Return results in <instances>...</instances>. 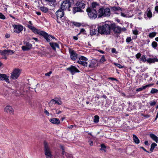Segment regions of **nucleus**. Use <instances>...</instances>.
Here are the masks:
<instances>
[{
	"mask_svg": "<svg viewBox=\"0 0 158 158\" xmlns=\"http://www.w3.org/2000/svg\"><path fill=\"white\" fill-rule=\"evenodd\" d=\"M109 79L111 80L112 81L116 80V78H114V77H109Z\"/></svg>",
	"mask_w": 158,
	"mask_h": 158,
	"instance_id": "obj_56",
	"label": "nucleus"
},
{
	"mask_svg": "<svg viewBox=\"0 0 158 158\" xmlns=\"http://www.w3.org/2000/svg\"><path fill=\"white\" fill-rule=\"evenodd\" d=\"M96 60H92L90 62L89 66V68H93L95 67L96 66Z\"/></svg>",
	"mask_w": 158,
	"mask_h": 158,
	"instance_id": "obj_22",
	"label": "nucleus"
},
{
	"mask_svg": "<svg viewBox=\"0 0 158 158\" xmlns=\"http://www.w3.org/2000/svg\"><path fill=\"white\" fill-rule=\"evenodd\" d=\"M101 150H103L105 152H106V147L104 144L101 145Z\"/></svg>",
	"mask_w": 158,
	"mask_h": 158,
	"instance_id": "obj_35",
	"label": "nucleus"
},
{
	"mask_svg": "<svg viewBox=\"0 0 158 158\" xmlns=\"http://www.w3.org/2000/svg\"><path fill=\"white\" fill-rule=\"evenodd\" d=\"M111 29L116 33H120L121 31V29L119 26L116 25L115 24H111Z\"/></svg>",
	"mask_w": 158,
	"mask_h": 158,
	"instance_id": "obj_11",
	"label": "nucleus"
},
{
	"mask_svg": "<svg viewBox=\"0 0 158 158\" xmlns=\"http://www.w3.org/2000/svg\"><path fill=\"white\" fill-rule=\"evenodd\" d=\"M98 18L109 17L110 15V10L109 8L102 7L100 8L98 11Z\"/></svg>",
	"mask_w": 158,
	"mask_h": 158,
	"instance_id": "obj_4",
	"label": "nucleus"
},
{
	"mask_svg": "<svg viewBox=\"0 0 158 158\" xmlns=\"http://www.w3.org/2000/svg\"><path fill=\"white\" fill-rule=\"evenodd\" d=\"M52 104H57L60 105L62 104V102L61 101V99L58 98H55L54 99H51V101Z\"/></svg>",
	"mask_w": 158,
	"mask_h": 158,
	"instance_id": "obj_15",
	"label": "nucleus"
},
{
	"mask_svg": "<svg viewBox=\"0 0 158 158\" xmlns=\"http://www.w3.org/2000/svg\"><path fill=\"white\" fill-rule=\"evenodd\" d=\"M77 63L83 66L84 67L87 66V63L86 62L82 61L80 60L77 61Z\"/></svg>",
	"mask_w": 158,
	"mask_h": 158,
	"instance_id": "obj_27",
	"label": "nucleus"
},
{
	"mask_svg": "<svg viewBox=\"0 0 158 158\" xmlns=\"http://www.w3.org/2000/svg\"><path fill=\"white\" fill-rule=\"evenodd\" d=\"M67 69L69 71L72 75H74L76 73H79V70L77 69L75 66L72 65L70 67Z\"/></svg>",
	"mask_w": 158,
	"mask_h": 158,
	"instance_id": "obj_13",
	"label": "nucleus"
},
{
	"mask_svg": "<svg viewBox=\"0 0 158 158\" xmlns=\"http://www.w3.org/2000/svg\"><path fill=\"white\" fill-rule=\"evenodd\" d=\"M46 1L50 2V4L52 6V5L55 6L56 4V0H45Z\"/></svg>",
	"mask_w": 158,
	"mask_h": 158,
	"instance_id": "obj_26",
	"label": "nucleus"
},
{
	"mask_svg": "<svg viewBox=\"0 0 158 158\" xmlns=\"http://www.w3.org/2000/svg\"><path fill=\"white\" fill-rule=\"evenodd\" d=\"M73 126H74L73 125H70L69 126L68 128L69 129H72Z\"/></svg>",
	"mask_w": 158,
	"mask_h": 158,
	"instance_id": "obj_61",
	"label": "nucleus"
},
{
	"mask_svg": "<svg viewBox=\"0 0 158 158\" xmlns=\"http://www.w3.org/2000/svg\"><path fill=\"white\" fill-rule=\"evenodd\" d=\"M98 6V4H97L96 2H93L92 3V7H90V8H94V9H96V7L97 6Z\"/></svg>",
	"mask_w": 158,
	"mask_h": 158,
	"instance_id": "obj_41",
	"label": "nucleus"
},
{
	"mask_svg": "<svg viewBox=\"0 0 158 158\" xmlns=\"http://www.w3.org/2000/svg\"><path fill=\"white\" fill-rule=\"evenodd\" d=\"M121 14V15L122 16L124 17H127V15L126 14H125V13H123L122 12V11H119Z\"/></svg>",
	"mask_w": 158,
	"mask_h": 158,
	"instance_id": "obj_48",
	"label": "nucleus"
},
{
	"mask_svg": "<svg viewBox=\"0 0 158 158\" xmlns=\"http://www.w3.org/2000/svg\"><path fill=\"white\" fill-rule=\"evenodd\" d=\"M146 15L147 16L149 19L151 18L152 17V13L149 9H147V12L146 13Z\"/></svg>",
	"mask_w": 158,
	"mask_h": 158,
	"instance_id": "obj_25",
	"label": "nucleus"
},
{
	"mask_svg": "<svg viewBox=\"0 0 158 158\" xmlns=\"http://www.w3.org/2000/svg\"><path fill=\"white\" fill-rule=\"evenodd\" d=\"M27 27L35 33L37 34L43 36L47 42H50L51 38L54 39L56 40V38L54 36L51 35H48L47 33L44 31L38 30L33 26L27 25Z\"/></svg>",
	"mask_w": 158,
	"mask_h": 158,
	"instance_id": "obj_2",
	"label": "nucleus"
},
{
	"mask_svg": "<svg viewBox=\"0 0 158 158\" xmlns=\"http://www.w3.org/2000/svg\"><path fill=\"white\" fill-rule=\"evenodd\" d=\"M150 137L156 143L158 142V137L153 134H150Z\"/></svg>",
	"mask_w": 158,
	"mask_h": 158,
	"instance_id": "obj_23",
	"label": "nucleus"
},
{
	"mask_svg": "<svg viewBox=\"0 0 158 158\" xmlns=\"http://www.w3.org/2000/svg\"><path fill=\"white\" fill-rule=\"evenodd\" d=\"M111 52L112 53H116V50L115 48H113L111 49Z\"/></svg>",
	"mask_w": 158,
	"mask_h": 158,
	"instance_id": "obj_53",
	"label": "nucleus"
},
{
	"mask_svg": "<svg viewBox=\"0 0 158 158\" xmlns=\"http://www.w3.org/2000/svg\"><path fill=\"white\" fill-rule=\"evenodd\" d=\"M99 117L98 115H95L94 117V122L96 123H97L99 122Z\"/></svg>",
	"mask_w": 158,
	"mask_h": 158,
	"instance_id": "obj_34",
	"label": "nucleus"
},
{
	"mask_svg": "<svg viewBox=\"0 0 158 158\" xmlns=\"http://www.w3.org/2000/svg\"><path fill=\"white\" fill-rule=\"evenodd\" d=\"M22 50L24 51H28L30 49L29 48H28L26 46H22Z\"/></svg>",
	"mask_w": 158,
	"mask_h": 158,
	"instance_id": "obj_39",
	"label": "nucleus"
},
{
	"mask_svg": "<svg viewBox=\"0 0 158 158\" xmlns=\"http://www.w3.org/2000/svg\"><path fill=\"white\" fill-rule=\"evenodd\" d=\"M73 24L77 27H79L81 26V24L79 23H73Z\"/></svg>",
	"mask_w": 158,
	"mask_h": 158,
	"instance_id": "obj_49",
	"label": "nucleus"
},
{
	"mask_svg": "<svg viewBox=\"0 0 158 158\" xmlns=\"http://www.w3.org/2000/svg\"><path fill=\"white\" fill-rule=\"evenodd\" d=\"M152 85V84H150L144 86H143L141 87H140L139 88L137 89L136 90V91L137 92L141 91L143 90V89H145L147 87L151 86Z\"/></svg>",
	"mask_w": 158,
	"mask_h": 158,
	"instance_id": "obj_21",
	"label": "nucleus"
},
{
	"mask_svg": "<svg viewBox=\"0 0 158 158\" xmlns=\"http://www.w3.org/2000/svg\"><path fill=\"white\" fill-rule=\"evenodd\" d=\"M102 97L105 99H106L107 98L105 94L103 95Z\"/></svg>",
	"mask_w": 158,
	"mask_h": 158,
	"instance_id": "obj_62",
	"label": "nucleus"
},
{
	"mask_svg": "<svg viewBox=\"0 0 158 158\" xmlns=\"http://www.w3.org/2000/svg\"><path fill=\"white\" fill-rule=\"evenodd\" d=\"M61 113V112L60 111H57V110H56V113L57 114H60Z\"/></svg>",
	"mask_w": 158,
	"mask_h": 158,
	"instance_id": "obj_59",
	"label": "nucleus"
},
{
	"mask_svg": "<svg viewBox=\"0 0 158 158\" xmlns=\"http://www.w3.org/2000/svg\"><path fill=\"white\" fill-rule=\"evenodd\" d=\"M14 31L17 33H19L23 30V27L19 25L14 24L13 25Z\"/></svg>",
	"mask_w": 158,
	"mask_h": 158,
	"instance_id": "obj_10",
	"label": "nucleus"
},
{
	"mask_svg": "<svg viewBox=\"0 0 158 158\" xmlns=\"http://www.w3.org/2000/svg\"><path fill=\"white\" fill-rule=\"evenodd\" d=\"M8 94V92L7 91H6L5 93H3L2 94L5 97Z\"/></svg>",
	"mask_w": 158,
	"mask_h": 158,
	"instance_id": "obj_54",
	"label": "nucleus"
},
{
	"mask_svg": "<svg viewBox=\"0 0 158 158\" xmlns=\"http://www.w3.org/2000/svg\"><path fill=\"white\" fill-rule=\"evenodd\" d=\"M44 113L46 114L47 116H48L49 115V113L48 112V111L45 109L44 110Z\"/></svg>",
	"mask_w": 158,
	"mask_h": 158,
	"instance_id": "obj_52",
	"label": "nucleus"
},
{
	"mask_svg": "<svg viewBox=\"0 0 158 158\" xmlns=\"http://www.w3.org/2000/svg\"><path fill=\"white\" fill-rule=\"evenodd\" d=\"M86 11L89 18L91 19H95L98 16V13L96 9L94 8H88Z\"/></svg>",
	"mask_w": 158,
	"mask_h": 158,
	"instance_id": "obj_6",
	"label": "nucleus"
},
{
	"mask_svg": "<svg viewBox=\"0 0 158 158\" xmlns=\"http://www.w3.org/2000/svg\"><path fill=\"white\" fill-rule=\"evenodd\" d=\"M157 146V144L155 143H152L151 145V148L150 149V151H151V152H152L155 148Z\"/></svg>",
	"mask_w": 158,
	"mask_h": 158,
	"instance_id": "obj_28",
	"label": "nucleus"
},
{
	"mask_svg": "<svg viewBox=\"0 0 158 158\" xmlns=\"http://www.w3.org/2000/svg\"><path fill=\"white\" fill-rule=\"evenodd\" d=\"M76 5L77 7H74L73 9V14H75L77 12H82V9L85 7V4L83 1H78L76 3Z\"/></svg>",
	"mask_w": 158,
	"mask_h": 158,
	"instance_id": "obj_5",
	"label": "nucleus"
},
{
	"mask_svg": "<svg viewBox=\"0 0 158 158\" xmlns=\"http://www.w3.org/2000/svg\"><path fill=\"white\" fill-rule=\"evenodd\" d=\"M52 73V71H50L49 72L46 73L45 75L46 76L49 77L50 76L51 74Z\"/></svg>",
	"mask_w": 158,
	"mask_h": 158,
	"instance_id": "obj_51",
	"label": "nucleus"
},
{
	"mask_svg": "<svg viewBox=\"0 0 158 158\" xmlns=\"http://www.w3.org/2000/svg\"><path fill=\"white\" fill-rule=\"evenodd\" d=\"M60 148L62 150V154L63 155H64V153H65V152L64 151V147H63V146L62 145H60Z\"/></svg>",
	"mask_w": 158,
	"mask_h": 158,
	"instance_id": "obj_50",
	"label": "nucleus"
},
{
	"mask_svg": "<svg viewBox=\"0 0 158 158\" xmlns=\"http://www.w3.org/2000/svg\"><path fill=\"white\" fill-rule=\"evenodd\" d=\"M140 60L142 61L143 62H145L146 61L147 62V59L146 56L145 55H142L140 59Z\"/></svg>",
	"mask_w": 158,
	"mask_h": 158,
	"instance_id": "obj_29",
	"label": "nucleus"
},
{
	"mask_svg": "<svg viewBox=\"0 0 158 158\" xmlns=\"http://www.w3.org/2000/svg\"><path fill=\"white\" fill-rule=\"evenodd\" d=\"M14 51L12 50H0V54L2 56V59L6 60L7 59L6 56L10 55H12L14 53Z\"/></svg>",
	"mask_w": 158,
	"mask_h": 158,
	"instance_id": "obj_7",
	"label": "nucleus"
},
{
	"mask_svg": "<svg viewBox=\"0 0 158 158\" xmlns=\"http://www.w3.org/2000/svg\"><path fill=\"white\" fill-rule=\"evenodd\" d=\"M158 92V90L154 88H152L150 92V93L152 94H154L155 93H157Z\"/></svg>",
	"mask_w": 158,
	"mask_h": 158,
	"instance_id": "obj_36",
	"label": "nucleus"
},
{
	"mask_svg": "<svg viewBox=\"0 0 158 158\" xmlns=\"http://www.w3.org/2000/svg\"><path fill=\"white\" fill-rule=\"evenodd\" d=\"M132 40L131 37H127L126 39V42L127 43H129Z\"/></svg>",
	"mask_w": 158,
	"mask_h": 158,
	"instance_id": "obj_46",
	"label": "nucleus"
},
{
	"mask_svg": "<svg viewBox=\"0 0 158 158\" xmlns=\"http://www.w3.org/2000/svg\"><path fill=\"white\" fill-rule=\"evenodd\" d=\"M25 46L30 49H31L32 48V45L29 42H26L25 43Z\"/></svg>",
	"mask_w": 158,
	"mask_h": 158,
	"instance_id": "obj_33",
	"label": "nucleus"
},
{
	"mask_svg": "<svg viewBox=\"0 0 158 158\" xmlns=\"http://www.w3.org/2000/svg\"><path fill=\"white\" fill-rule=\"evenodd\" d=\"M0 19H6L5 16L1 13H0Z\"/></svg>",
	"mask_w": 158,
	"mask_h": 158,
	"instance_id": "obj_45",
	"label": "nucleus"
},
{
	"mask_svg": "<svg viewBox=\"0 0 158 158\" xmlns=\"http://www.w3.org/2000/svg\"><path fill=\"white\" fill-rule=\"evenodd\" d=\"M44 146L45 154L47 158H52V155L48 143L45 142L44 143Z\"/></svg>",
	"mask_w": 158,
	"mask_h": 158,
	"instance_id": "obj_8",
	"label": "nucleus"
},
{
	"mask_svg": "<svg viewBox=\"0 0 158 158\" xmlns=\"http://www.w3.org/2000/svg\"><path fill=\"white\" fill-rule=\"evenodd\" d=\"M144 144L146 145H148V141H145L144 142Z\"/></svg>",
	"mask_w": 158,
	"mask_h": 158,
	"instance_id": "obj_63",
	"label": "nucleus"
},
{
	"mask_svg": "<svg viewBox=\"0 0 158 158\" xmlns=\"http://www.w3.org/2000/svg\"><path fill=\"white\" fill-rule=\"evenodd\" d=\"M79 60L87 61L88 60V59L84 56H81L80 57Z\"/></svg>",
	"mask_w": 158,
	"mask_h": 158,
	"instance_id": "obj_40",
	"label": "nucleus"
},
{
	"mask_svg": "<svg viewBox=\"0 0 158 158\" xmlns=\"http://www.w3.org/2000/svg\"><path fill=\"white\" fill-rule=\"evenodd\" d=\"M157 43L155 41H154L152 44V47L154 49H156V47L157 46Z\"/></svg>",
	"mask_w": 158,
	"mask_h": 158,
	"instance_id": "obj_37",
	"label": "nucleus"
},
{
	"mask_svg": "<svg viewBox=\"0 0 158 158\" xmlns=\"http://www.w3.org/2000/svg\"><path fill=\"white\" fill-rule=\"evenodd\" d=\"M157 102V100H154L153 101H150L149 103L151 106H154L156 105Z\"/></svg>",
	"mask_w": 158,
	"mask_h": 158,
	"instance_id": "obj_32",
	"label": "nucleus"
},
{
	"mask_svg": "<svg viewBox=\"0 0 158 158\" xmlns=\"http://www.w3.org/2000/svg\"><path fill=\"white\" fill-rule=\"evenodd\" d=\"M114 64L116 66L118 67L119 68L121 69L123 68V66H122L120 64L116 63H114Z\"/></svg>",
	"mask_w": 158,
	"mask_h": 158,
	"instance_id": "obj_44",
	"label": "nucleus"
},
{
	"mask_svg": "<svg viewBox=\"0 0 158 158\" xmlns=\"http://www.w3.org/2000/svg\"><path fill=\"white\" fill-rule=\"evenodd\" d=\"M140 148H142V149H143L144 151H145L146 152H148V151H147L145 148H143V147H140Z\"/></svg>",
	"mask_w": 158,
	"mask_h": 158,
	"instance_id": "obj_58",
	"label": "nucleus"
},
{
	"mask_svg": "<svg viewBox=\"0 0 158 158\" xmlns=\"http://www.w3.org/2000/svg\"><path fill=\"white\" fill-rule=\"evenodd\" d=\"M40 9L44 13L47 12L48 10V8L44 6L40 7Z\"/></svg>",
	"mask_w": 158,
	"mask_h": 158,
	"instance_id": "obj_30",
	"label": "nucleus"
},
{
	"mask_svg": "<svg viewBox=\"0 0 158 158\" xmlns=\"http://www.w3.org/2000/svg\"><path fill=\"white\" fill-rule=\"evenodd\" d=\"M156 62H158V59L156 57L153 58H149L147 59V62L148 63H153Z\"/></svg>",
	"mask_w": 158,
	"mask_h": 158,
	"instance_id": "obj_20",
	"label": "nucleus"
},
{
	"mask_svg": "<svg viewBox=\"0 0 158 158\" xmlns=\"http://www.w3.org/2000/svg\"><path fill=\"white\" fill-rule=\"evenodd\" d=\"M71 6V2L70 1L67 0L64 1L61 5L60 8L56 13V20L57 23L62 24V23L64 22L66 23L67 19L64 16V10L67 9L68 11H70Z\"/></svg>",
	"mask_w": 158,
	"mask_h": 158,
	"instance_id": "obj_1",
	"label": "nucleus"
},
{
	"mask_svg": "<svg viewBox=\"0 0 158 158\" xmlns=\"http://www.w3.org/2000/svg\"><path fill=\"white\" fill-rule=\"evenodd\" d=\"M85 31V30L83 28H82L81 29L80 32V33H83V32H84Z\"/></svg>",
	"mask_w": 158,
	"mask_h": 158,
	"instance_id": "obj_55",
	"label": "nucleus"
},
{
	"mask_svg": "<svg viewBox=\"0 0 158 158\" xmlns=\"http://www.w3.org/2000/svg\"><path fill=\"white\" fill-rule=\"evenodd\" d=\"M156 32H153L150 33L148 35V36L149 37L152 38L156 36Z\"/></svg>",
	"mask_w": 158,
	"mask_h": 158,
	"instance_id": "obj_31",
	"label": "nucleus"
},
{
	"mask_svg": "<svg viewBox=\"0 0 158 158\" xmlns=\"http://www.w3.org/2000/svg\"><path fill=\"white\" fill-rule=\"evenodd\" d=\"M5 111L11 114H14V110L12 107L9 106H7L4 109Z\"/></svg>",
	"mask_w": 158,
	"mask_h": 158,
	"instance_id": "obj_14",
	"label": "nucleus"
},
{
	"mask_svg": "<svg viewBox=\"0 0 158 158\" xmlns=\"http://www.w3.org/2000/svg\"><path fill=\"white\" fill-rule=\"evenodd\" d=\"M20 74V70L19 69H15L12 73L10 77L13 79H16L19 77Z\"/></svg>",
	"mask_w": 158,
	"mask_h": 158,
	"instance_id": "obj_9",
	"label": "nucleus"
},
{
	"mask_svg": "<svg viewBox=\"0 0 158 158\" xmlns=\"http://www.w3.org/2000/svg\"><path fill=\"white\" fill-rule=\"evenodd\" d=\"M106 61V60L105 59L104 56L103 55L102 56L101 59H100V62L102 63Z\"/></svg>",
	"mask_w": 158,
	"mask_h": 158,
	"instance_id": "obj_42",
	"label": "nucleus"
},
{
	"mask_svg": "<svg viewBox=\"0 0 158 158\" xmlns=\"http://www.w3.org/2000/svg\"><path fill=\"white\" fill-rule=\"evenodd\" d=\"M28 23H29L30 25H31V26H32L33 25L32 24V22H31V21H29L28 22Z\"/></svg>",
	"mask_w": 158,
	"mask_h": 158,
	"instance_id": "obj_60",
	"label": "nucleus"
},
{
	"mask_svg": "<svg viewBox=\"0 0 158 158\" xmlns=\"http://www.w3.org/2000/svg\"><path fill=\"white\" fill-rule=\"evenodd\" d=\"M133 139L134 142L136 144H138L139 143L140 141L138 138L135 135H133Z\"/></svg>",
	"mask_w": 158,
	"mask_h": 158,
	"instance_id": "obj_24",
	"label": "nucleus"
},
{
	"mask_svg": "<svg viewBox=\"0 0 158 158\" xmlns=\"http://www.w3.org/2000/svg\"><path fill=\"white\" fill-rule=\"evenodd\" d=\"M111 25L108 22H106L105 24L98 27V31L101 34H104L106 35L110 34L111 29Z\"/></svg>",
	"mask_w": 158,
	"mask_h": 158,
	"instance_id": "obj_3",
	"label": "nucleus"
},
{
	"mask_svg": "<svg viewBox=\"0 0 158 158\" xmlns=\"http://www.w3.org/2000/svg\"><path fill=\"white\" fill-rule=\"evenodd\" d=\"M50 122L52 123L56 124H59L60 123V121L58 118H52L50 119Z\"/></svg>",
	"mask_w": 158,
	"mask_h": 158,
	"instance_id": "obj_19",
	"label": "nucleus"
},
{
	"mask_svg": "<svg viewBox=\"0 0 158 158\" xmlns=\"http://www.w3.org/2000/svg\"><path fill=\"white\" fill-rule=\"evenodd\" d=\"M98 27H96V26L93 25L90 30V34L91 36L95 35L98 33H99L98 31Z\"/></svg>",
	"mask_w": 158,
	"mask_h": 158,
	"instance_id": "obj_12",
	"label": "nucleus"
},
{
	"mask_svg": "<svg viewBox=\"0 0 158 158\" xmlns=\"http://www.w3.org/2000/svg\"><path fill=\"white\" fill-rule=\"evenodd\" d=\"M133 33L135 35L139 34V31L137 29H135L132 30Z\"/></svg>",
	"mask_w": 158,
	"mask_h": 158,
	"instance_id": "obj_43",
	"label": "nucleus"
},
{
	"mask_svg": "<svg viewBox=\"0 0 158 158\" xmlns=\"http://www.w3.org/2000/svg\"><path fill=\"white\" fill-rule=\"evenodd\" d=\"M155 10L158 13V6H156L155 7Z\"/></svg>",
	"mask_w": 158,
	"mask_h": 158,
	"instance_id": "obj_57",
	"label": "nucleus"
},
{
	"mask_svg": "<svg viewBox=\"0 0 158 158\" xmlns=\"http://www.w3.org/2000/svg\"><path fill=\"white\" fill-rule=\"evenodd\" d=\"M112 8L115 11H122V9L119 7H114Z\"/></svg>",
	"mask_w": 158,
	"mask_h": 158,
	"instance_id": "obj_38",
	"label": "nucleus"
},
{
	"mask_svg": "<svg viewBox=\"0 0 158 158\" xmlns=\"http://www.w3.org/2000/svg\"><path fill=\"white\" fill-rule=\"evenodd\" d=\"M0 80H5L8 83H10L8 77L6 74H0Z\"/></svg>",
	"mask_w": 158,
	"mask_h": 158,
	"instance_id": "obj_16",
	"label": "nucleus"
},
{
	"mask_svg": "<svg viewBox=\"0 0 158 158\" xmlns=\"http://www.w3.org/2000/svg\"><path fill=\"white\" fill-rule=\"evenodd\" d=\"M70 57L73 60H75L77 58V55L76 52L73 50L70 52Z\"/></svg>",
	"mask_w": 158,
	"mask_h": 158,
	"instance_id": "obj_17",
	"label": "nucleus"
},
{
	"mask_svg": "<svg viewBox=\"0 0 158 158\" xmlns=\"http://www.w3.org/2000/svg\"><path fill=\"white\" fill-rule=\"evenodd\" d=\"M141 54L140 53H138L135 55V57L137 59H139L141 57Z\"/></svg>",
	"mask_w": 158,
	"mask_h": 158,
	"instance_id": "obj_47",
	"label": "nucleus"
},
{
	"mask_svg": "<svg viewBox=\"0 0 158 158\" xmlns=\"http://www.w3.org/2000/svg\"><path fill=\"white\" fill-rule=\"evenodd\" d=\"M73 38L74 40H77L78 39V38L76 36H73Z\"/></svg>",
	"mask_w": 158,
	"mask_h": 158,
	"instance_id": "obj_64",
	"label": "nucleus"
},
{
	"mask_svg": "<svg viewBox=\"0 0 158 158\" xmlns=\"http://www.w3.org/2000/svg\"><path fill=\"white\" fill-rule=\"evenodd\" d=\"M50 45L54 50H56V48H60L59 44L56 43L50 42Z\"/></svg>",
	"mask_w": 158,
	"mask_h": 158,
	"instance_id": "obj_18",
	"label": "nucleus"
}]
</instances>
